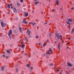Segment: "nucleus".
Segmentation results:
<instances>
[{
    "mask_svg": "<svg viewBox=\"0 0 74 74\" xmlns=\"http://www.w3.org/2000/svg\"><path fill=\"white\" fill-rule=\"evenodd\" d=\"M68 40H70V38H68Z\"/></svg>",
    "mask_w": 74,
    "mask_h": 74,
    "instance_id": "nucleus-48",
    "label": "nucleus"
},
{
    "mask_svg": "<svg viewBox=\"0 0 74 74\" xmlns=\"http://www.w3.org/2000/svg\"><path fill=\"white\" fill-rule=\"evenodd\" d=\"M19 50H20H20H21V48H19Z\"/></svg>",
    "mask_w": 74,
    "mask_h": 74,
    "instance_id": "nucleus-53",
    "label": "nucleus"
},
{
    "mask_svg": "<svg viewBox=\"0 0 74 74\" xmlns=\"http://www.w3.org/2000/svg\"><path fill=\"white\" fill-rule=\"evenodd\" d=\"M37 0H34V1H36Z\"/></svg>",
    "mask_w": 74,
    "mask_h": 74,
    "instance_id": "nucleus-57",
    "label": "nucleus"
},
{
    "mask_svg": "<svg viewBox=\"0 0 74 74\" xmlns=\"http://www.w3.org/2000/svg\"><path fill=\"white\" fill-rule=\"evenodd\" d=\"M1 69L2 71H4V67H1Z\"/></svg>",
    "mask_w": 74,
    "mask_h": 74,
    "instance_id": "nucleus-19",
    "label": "nucleus"
},
{
    "mask_svg": "<svg viewBox=\"0 0 74 74\" xmlns=\"http://www.w3.org/2000/svg\"><path fill=\"white\" fill-rule=\"evenodd\" d=\"M25 41H26V40H27V38H25Z\"/></svg>",
    "mask_w": 74,
    "mask_h": 74,
    "instance_id": "nucleus-31",
    "label": "nucleus"
},
{
    "mask_svg": "<svg viewBox=\"0 0 74 74\" xmlns=\"http://www.w3.org/2000/svg\"><path fill=\"white\" fill-rule=\"evenodd\" d=\"M47 23H45V25L46 24H47Z\"/></svg>",
    "mask_w": 74,
    "mask_h": 74,
    "instance_id": "nucleus-55",
    "label": "nucleus"
},
{
    "mask_svg": "<svg viewBox=\"0 0 74 74\" xmlns=\"http://www.w3.org/2000/svg\"><path fill=\"white\" fill-rule=\"evenodd\" d=\"M36 24V23L34 22L32 23V26H34Z\"/></svg>",
    "mask_w": 74,
    "mask_h": 74,
    "instance_id": "nucleus-15",
    "label": "nucleus"
},
{
    "mask_svg": "<svg viewBox=\"0 0 74 74\" xmlns=\"http://www.w3.org/2000/svg\"><path fill=\"white\" fill-rule=\"evenodd\" d=\"M8 8H10V4H8Z\"/></svg>",
    "mask_w": 74,
    "mask_h": 74,
    "instance_id": "nucleus-16",
    "label": "nucleus"
},
{
    "mask_svg": "<svg viewBox=\"0 0 74 74\" xmlns=\"http://www.w3.org/2000/svg\"><path fill=\"white\" fill-rule=\"evenodd\" d=\"M29 29H28L27 32V33H28V32H29Z\"/></svg>",
    "mask_w": 74,
    "mask_h": 74,
    "instance_id": "nucleus-34",
    "label": "nucleus"
},
{
    "mask_svg": "<svg viewBox=\"0 0 74 74\" xmlns=\"http://www.w3.org/2000/svg\"><path fill=\"white\" fill-rule=\"evenodd\" d=\"M16 20H18V18H16V19H15Z\"/></svg>",
    "mask_w": 74,
    "mask_h": 74,
    "instance_id": "nucleus-36",
    "label": "nucleus"
},
{
    "mask_svg": "<svg viewBox=\"0 0 74 74\" xmlns=\"http://www.w3.org/2000/svg\"><path fill=\"white\" fill-rule=\"evenodd\" d=\"M38 3H40V2L38 1H36L35 2V5H37Z\"/></svg>",
    "mask_w": 74,
    "mask_h": 74,
    "instance_id": "nucleus-12",
    "label": "nucleus"
},
{
    "mask_svg": "<svg viewBox=\"0 0 74 74\" xmlns=\"http://www.w3.org/2000/svg\"><path fill=\"white\" fill-rule=\"evenodd\" d=\"M45 45H46V44H45V43H44V44L43 45V47H45Z\"/></svg>",
    "mask_w": 74,
    "mask_h": 74,
    "instance_id": "nucleus-27",
    "label": "nucleus"
},
{
    "mask_svg": "<svg viewBox=\"0 0 74 74\" xmlns=\"http://www.w3.org/2000/svg\"><path fill=\"white\" fill-rule=\"evenodd\" d=\"M42 13H43V12H42Z\"/></svg>",
    "mask_w": 74,
    "mask_h": 74,
    "instance_id": "nucleus-64",
    "label": "nucleus"
},
{
    "mask_svg": "<svg viewBox=\"0 0 74 74\" xmlns=\"http://www.w3.org/2000/svg\"><path fill=\"white\" fill-rule=\"evenodd\" d=\"M74 32V28H73L72 29L71 33H73V32Z\"/></svg>",
    "mask_w": 74,
    "mask_h": 74,
    "instance_id": "nucleus-17",
    "label": "nucleus"
},
{
    "mask_svg": "<svg viewBox=\"0 0 74 74\" xmlns=\"http://www.w3.org/2000/svg\"><path fill=\"white\" fill-rule=\"evenodd\" d=\"M67 64L68 66H69V67H72V64H71L68 62Z\"/></svg>",
    "mask_w": 74,
    "mask_h": 74,
    "instance_id": "nucleus-5",
    "label": "nucleus"
},
{
    "mask_svg": "<svg viewBox=\"0 0 74 74\" xmlns=\"http://www.w3.org/2000/svg\"><path fill=\"white\" fill-rule=\"evenodd\" d=\"M26 19H24L23 21H22V23H24L25 24H27V22L26 21H25Z\"/></svg>",
    "mask_w": 74,
    "mask_h": 74,
    "instance_id": "nucleus-4",
    "label": "nucleus"
},
{
    "mask_svg": "<svg viewBox=\"0 0 74 74\" xmlns=\"http://www.w3.org/2000/svg\"><path fill=\"white\" fill-rule=\"evenodd\" d=\"M31 69H33V67H31Z\"/></svg>",
    "mask_w": 74,
    "mask_h": 74,
    "instance_id": "nucleus-49",
    "label": "nucleus"
},
{
    "mask_svg": "<svg viewBox=\"0 0 74 74\" xmlns=\"http://www.w3.org/2000/svg\"><path fill=\"white\" fill-rule=\"evenodd\" d=\"M18 29L16 28V29L14 30V33L16 36H17V34H18Z\"/></svg>",
    "mask_w": 74,
    "mask_h": 74,
    "instance_id": "nucleus-3",
    "label": "nucleus"
},
{
    "mask_svg": "<svg viewBox=\"0 0 74 74\" xmlns=\"http://www.w3.org/2000/svg\"><path fill=\"white\" fill-rule=\"evenodd\" d=\"M47 42L48 43H49V40H47Z\"/></svg>",
    "mask_w": 74,
    "mask_h": 74,
    "instance_id": "nucleus-26",
    "label": "nucleus"
},
{
    "mask_svg": "<svg viewBox=\"0 0 74 74\" xmlns=\"http://www.w3.org/2000/svg\"><path fill=\"white\" fill-rule=\"evenodd\" d=\"M49 50H50V52H52V50H51V48L49 49Z\"/></svg>",
    "mask_w": 74,
    "mask_h": 74,
    "instance_id": "nucleus-23",
    "label": "nucleus"
},
{
    "mask_svg": "<svg viewBox=\"0 0 74 74\" xmlns=\"http://www.w3.org/2000/svg\"><path fill=\"white\" fill-rule=\"evenodd\" d=\"M48 34L49 35V37H51V34Z\"/></svg>",
    "mask_w": 74,
    "mask_h": 74,
    "instance_id": "nucleus-28",
    "label": "nucleus"
},
{
    "mask_svg": "<svg viewBox=\"0 0 74 74\" xmlns=\"http://www.w3.org/2000/svg\"><path fill=\"white\" fill-rule=\"evenodd\" d=\"M53 63L52 64H50V66H53Z\"/></svg>",
    "mask_w": 74,
    "mask_h": 74,
    "instance_id": "nucleus-25",
    "label": "nucleus"
},
{
    "mask_svg": "<svg viewBox=\"0 0 74 74\" xmlns=\"http://www.w3.org/2000/svg\"><path fill=\"white\" fill-rule=\"evenodd\" d=\"M20 1L22 3H23V0H20Z\"/></svg>",
    "mask_w": 74,
    "mask_h": 74,
    "instance_id": "nucleus-30",
    "label": "nucleus"
},
{
    "mask_svg": "<svg viewBox=\"0 0 74 74\" xmlns=\"http://www.w3.org/2000/svg\"><path fill=\"white\" fill-rule=\"evenodd\" d=\"M16 70L17 72H18V69H16Z\"/></svg>",
    "mask_w": 74,
    "mask_h": 74,
    "instance_id": "nucleus-35",
    "label": "nucleus"
},
{
    "mask_svg": "<svg viewBox=\"0 0 74 74\" xmlns=\"http://www.w3.org/2000/svg\"><path fill=\"white\" fill-rule=\"evenodd\" d=\"M60 74H62V73H60Z\"/></svg>",
    "mask_w": 74,
    "mask_h": 74,
    "instance_id": "nucleus-59",
    "label": "nucleus"
},
{
    "mask_svg": "<svg viewBox=\"0 0 74 74\" xmlns=\"http://www.w3.org/2000/svg\"><path fill=\"white\" fill-rule=\"evenodd\" d=\"M27 67H28L29 68V67H30V65H29V64H27Z\"/></svg>",
    "mask_w": 74,
    "mask_h": 74,
    "instance_id": "nucleus-20",
    "label": "nucleus"
},
{
    "mask_svg": "<svg viewBox=\"0 0 74 74\" xmlns=\"http://www.w3.org/2000/svg\"><path fill=\"white\" fill-rule=\"evenodd\" d=\"M7 53H10V50H7Z\"/></svg>",
    "mask_w": 74,
    "mask_h": 74,
    "instance_id": "nucleus-22",
    "label": "nucleus"
},
{
    "mask_svg": "<svg viewBox=\"0 0 74 74\" xmlns=\"http://www.w3.org/2000/svg\"><path fill=\"white\" fill-rule=\"evenodd\" d=\"M8 14H10V12H8Z\"/></svg>",
    "mask_w": 74,
    "mask_h": 74,
    "instance_id": "nucleus-61",
    "label": "nucleus"
},
{
    "mask_svg": "<svg viewBox=\"0 0 74 74\" xmlns=\"http://www.w3.org/2000/svg\"><path fill=\"white\" fill-rule=\"evenodd\" d=\"M38 37H39L38 36H36V38H38Z\"/></svg>",
    "mask_w": 74,
    "mask_h": 74,
    "instance_id": "nucleus-29",
    "label": "nucleus"
},
{
    "mask_svg": "<svg viewBox=\"0 0 74 74\" xmlns=\"http://www.w3.org/2000/svg\"><path fill=\"white\" fill-rule=\"evenodd\" d=\"M55 11V10L54 9L52 11Z\"/></svg>",
    "mask_w": 74,
    "mask_h": 74,
    "instance_id": "nucleus-47",
    "label": "nucleus"
},
{
    "mask_svg": "<svg viewBox=\"0 0 74 74\" xmlns=\"http://www.w3.org/2000/svg\"><path fill=\"white\" fill-rule=\"evenodd\" d=\"M29 25H31V22H29Z\"/></svg>",
    "mask_w": 74,
    "mask_h": 74,
    "instance_id": "nucleus-39",
    "label": "nucleus"
},
{
    "mask_svg": "<svg viewBox=\"0 0 74 74\" xmlns=\"http://www.w3.org/2000/svg\"><path fill=\"white\" fill-rule=\"evenodd\" d=\"M25 45H22V46H21V48H24V47H25Z\"/></svg>",
    "mask_w": 74,
    "mask_h": 74,
    "instance_id": "nucleus-21",
    "label": "nucleus"
},
{
    "mask_svg": "<svg viewBox=\"0 0 74 74\" xmlns=\"http://www.w3.org/2000/svg\"><path fill=\"white\" fill-rule=\"evenodd\" d=\"M12 4H10V6H12Z\"/></svg>",
    "mask_w": 74,
    "mask_h": 74,
    "instance_id": "nucleus-44",
    "label": "nucleus"
},
{
    "mask_svg": "<svg viewBox=\"0 0 74 74\" xmlns=\"http://www.w3.org/2000/svg\"><path fill=\"white\" fill-rule=\"evenodd\" d=\"M41 45V43H39V45Z\"/></svg>",
    "mask_w": 74,
    "mask_h": 74,
    "instance_id": "nucleus-38",
    "label": "nucleus"
},
{
    "mask_svg": "<svg viewBox=\"0 0 74 74\" xmlns=\"http://www.w3.org/2000/svg\"><path fill=\"white\" fill-rule=\"evenodd\" d=\"M29 36V38H30V37H31V36Z\"/></svg>",
    "mask_w": 74,
    "mask_h": 74,
    "instance_id": "nucleus-42",
    "label": "nucleus"
},
{
    "mask_svg": "<svg viewBox=\"0 0 74 74\" xmlns=\"http://www.w3.org/2000/svg\"><path fill=\"white\" fill-rule=\"evenodd\" d=\"M12 30H11L9 33V34H8V36H9V37L10 38V39H11V36H10V35H11V34H12Z\"/></svg>",
    "mask_w": 74,
    "mask_h": 74,
    "instance_id": "nucleus-2",
    "label": "nucleus"
},
{
    "mask_svg": "<svg viewBox=\"0 0 74 74\" xmlns=\"http://www.w3.org/2000/svg\"><path fill=\"white\" fill-rule=\"evenodd\" d=\"M55 43L56 44V42L55 41Z\"/></svg>",
    "mask_w": 74,
    "mask_h": 74,
    "instance_id": "nucleus-60",
    "label": "nucleus"
},
{
    "mask_svg": "<svg viewBox=\"0 0 74 74\" xmlns=\"http://www.w3.org/2000/svg\"><path fill=\"white\" fill-rule=\"evenodd\" d=\"M55 3H56V4H57V5H58L59 4V0L56 1Z\"/></svg>",
    "mask_w": 74,
    "mask_h": 74,
    "instance_id": "nucleus-8",
    "label": "nucleus"
},
{
    "mask_svg": "<svg viewBox=\"0 0 74 74\" xmlns=\"http://www.w3.org/2000/svg\"><path fill=\"white\" fill-rule=\"evenodd\" d=\"M13 11L14 12H16V9L15 8H13Z\"/></svg>",
    "mask_w": 74,
    "mask_h": 74,
    "instance_id": "nucleus-7",
    "label": "nucleus"
},
{
    "mask_svg": "<svg viewBox=\"0 0 74 74\" xmlns=\"http://www.w3.org/2000/svg\"><path fill=\"white\" fill-rule=\"evenodd\" d=\"M25 15V16H27L28 15V13L27 12H25L24 13Z\"/></svg>",
    "mask_w": 74,
    "mask_h": 74,
    "instance_id": "nucleus-6",
    "label": "nucleus"
},
{
    "mask_svg": "<svg viewBox=\"0 0 74 74\" xmlns=\"http://www.w3.org/2000/svg\"><path fill=\"white\" fill-rule=\"evenodd\" d=\"M67 24H70V22H67Z\"/></svg>",
    "mask_w": 74,
    "mask_h": 74,
    "instance_id": "nucleus-24",
    "label": "nucleus"
},
{
    "mask_svg": "<svg viewBox=\"0 0 74 74\" xmlns=\"http://www.w3.org/2000/svg\"><path fill=\"white\" fill-rule=\"evenodd\" d=\"M71 9L72 10H74V7H72V8H71Z\"/></svg>",
    "mask_w": 74,
    "mask_h": 74,
    "instance_id": "nucleus-32",
    "label": "nucleus"
},
{
    "mask_svg": "<svg viewBox=\"0 0 74 74\" xmlns=\"http://www.w3.org/2000/svg\"><path fill=\"white\" fill-rule=\"evenodd\" d=\"M70 44V43L69 42H68L67 43V44Z\"/></svg>",
    "mask_w": 74,
    "mask_h": 74,
    "instance_id": "nucleus-40",
    "label": "nucleus"
},
{
    "mask_svg": "<svg viewBox=\"0 0 74 74\" xmlns=\"http://www.w3.org/2000/svg\"><path fill=\"white\" fill-rule=\"evenodd\" d=\"M54 69H56V67L54 68Z\"/></svg>",
    "mask_w": 74,
    "mask_h": 74,
    "instance_id": "nucleus-52",
    "label": "nucleus"
},
{
    "mask_svg": "<svg viewBox=\"0 0 74 74\" xmlns=\"http://www.w3.org/2000/svg\"><path fill=\"white\" fill-rule=\"evenodd\" d=\"M46 54L47 55H49H49H50V52H48L46 53Z\"/></svg>",
    "mask_w": 74,
    "mask_h": 74,
    "instance_id": "nucleus-14",
    "label": "nucleus"
},
{
    "mask_svg": "<svg viewBox=\"0 0 74 74\" xmlns=\"http://www.w3.org/2000/svg\"><path fill=\"white\" fill-rule=\"evenodd\" d=\"M2 0L3 1H5V0Z\"/></svg>",
    "mask_w": 74,
    "mask_h": 74,
    "instance_id": "nucleus-62",
    "label": "nucleus"
},
{
    "mask_svg": "<svg viewBox=\"0 0 74 74\" xmlns=\"http://www.w3.org/2000/svg\"><path fill=\"white\" fill-rule=\"evenodd\" d=\"M4 23L3 22H1V25L2 26V27H4V26H3V25H4Z\"/></svg>",
    "mask_w": 74,
    "mask_h": 74,
    "instance_id": "nucleus-11",
    "label": "nucleus"
},
{
    "mask_svg": "<svg viewBox=\"0 0 74 74\" xmlns=\"http://www.w3.org/2000/svg\"><path fill=\"white\" fill-rule=\"evenodd\" d=\"M56 33L55 35V38L56 40L57 41H59V39L62 40V36H61V35H59L60 34H58V31H56Z\"/></svg>",
    "mask_w": 74,
    "mask_h": 74,
    "instance_id": "nucleus-1",
    "label": "nucleus"
},
{
    "mask_svg": "<svg viewBox=\"0 0 74 74\" xmlns=\"http://www.w3.org/2000/svg\"><path fill=\"white\" fill-rule=\"evenodd\" d=\"M61 71H63V70H61Z\"/></svg>",
    "mask_w": 74,
    "mask_h": 74,
    "instance_id": "nucleus-58",
    "label": "nucleus"
},
{
    "mask_svg": "<svg viewBox=\"0 0 74 74\" xmlns=\"http://www.w3.org/2000/svg\"><path fill=\"white\" fill-rule=\"evenodd\" d=\"M57 71H59V70H57Z\"/></svg>",
    "mask_w": 74,
    "mask_h": 74,
    "instance_id": "nucleus-45",
    "label": "nucleus"
},
{
    "mask_svg": "<svg viewBox=\"0 0 74 74\" xmlns=\"http://www.w3.org/2000/svg\"><path fill=\"white\" fill-rule=\"evenodd\" d=\"M23 44V42H22L21 43V44Z\"/></svg>",
    "mask_w": 74,
    "mask_h": 74,
    "instance_id": "nucleus-54",
    "label": "nucleus"
},
{
    "mask_svg": "<svg viewBox=\"0 0 74 74\" xmlns=\"http://www.w3.org/2000/svg\"><path fill=\"white\" fill-rule=\"evenodd\" d=\"M11 8L12 9V8H13V6H12L11 7Z\"/></svg>",
    "mask_w": 74,
    "mask_h": 74,
    "instance_id": "nucleus-43",
    "label": "nucleus"
},
{
    "mask_svg": "<svg viewBox=\"0 0 74 74\" xmlns=\"http://www.w3.org/2000/svg\"><path fill=\"white\" fill-rule=\"evenodd\" d=\"M69 47H67V49H68V48H69Z\"/></svg>",
    "mask_w": 74,
    "mask_h": 74,
    "instance_id": "nucleus-46",
    "label": "nucleus"
},
{
    "mask_svg": "<svg viewBox=\"0 0 74 74\" xmlns=\"http://www.w3.org/2000/svg\"><path fill=\"white\" fill-rule=\"evenodd\" d=\"M49 0H46V1H48Z\"/></svg>",
    "mask_w": 74,
    "mask_h": 74,
    "instance_id": "nucleus-56",
    "label": "nucleus"
},
{
    "mask_svg": "<svg viewBox=\"0 0 74 74\" xmlns=\"http://www.w3.org/2000/svg\"><path fill=\"white\" fill-rule=\"evenodd\" d=\"M28 35L29 36H30V33L28 32Z\"/></svg>",
    "mask_w": 74,
    "mask_h": 74,
    "instance_id": "nucleus-33",
    "label": "nucleus"
},
{
    "mask_svg": "<svg viewBox=\"0 0 74 74\" xmlns=\"http://www.w3.org/2000/svg\"><path fill=\"white\" fill-rule=\"evenodd\" d=\"M3 57H5V55H3Z\"/></svg>",
    "mask_w": 74,
    "mask_h": 74,
    "instance_id": "nucleus-41",
    "label": "nucleus"
},
{
    "mask_svg": "<svg viewBox=\"0 0 74 74\" xmlns=\"http://www.w3.org/2000/svg\"><path fill=\"white\" fill-rule=\"evenodd\" d=\"M19 29L21 33H22V28H21V27H20L19 28Z\"/></svg>",
    "mask_w": 74,
    "mask_h": 74,
    "instance_id": "nucleus-9",
    "label": "nucleus"
},
{
    "mask_svg": "<svg viewBox=\"0 0 74 74\" xmlns=\"http://www.w3.org/2000/svg\"><path fill=\"white\" fill-rule=\"evenodd\" d=\"M17 5L18 7H19L20 6V4L18 3H17Z\"/></svg>",
    "mask_w": 74,
    "mask_h": 74,
    "instance_id": "nucleus-18",
    "label": "nucleus"
},
{
    "mask_svg": "<svg viewBox=\"0 0 74 74\" xmlns=\"http://www.w3.org/2000/svg\"><path fill=\"white\" fill-rule=\"evenodd\" d=\"M44 55H45V54H44Z\"/></svg>",
    "mask_w": 74,
    "mask_h": 74,
    "instance_id": "nucleus-63",
    "label": "nucleus"
},
{
    "mask_svg": "<svg viewBox=\"0 0 74 74\" xmlns=\"http://www.w3.org/2000/svg\"><path fill=\"white\" fill-rule=\"evenodd\" d=\"M68 21H69V22H71V21H72V20L71 19V18H69V19H68Z\"/></svg>",
    "mask_w": 74,
    "mask_h": 74,
    "instance_id": "nucleus-13",
    "label": "nucleus"
},
{
    "mask_svg": "<svg viewBox=\"0 0 74 74\" xmlns=\"http://www.w3.org/2000/svg\"><path fill=\"white\" fill-rule=\"evenodd\" d=\"M58 48L59 50H60V45L58 44Z\"/></svg>",
    "mask_w": 74,
    "mask_h": 74,
    "instance_id": "nucleus-10",
    "label": "nucleus"
},
{
    "mask_svg": "<svg viewBox=\"0 0 74 74\" xmlns=\"http://www.w3.org/2000/svg\"><path fill=\"white\" fill-rule=\"evenodd\" d=\"M68 28L69 29H70V26H69V25Z\"/></svg>",
    "mask_w": 74,
    "mask_h": 74,
    "instance_id": "nucleus-37",
    "label": "nucleus"
},
{
    "mask_svg": "<svg viewBox=\"0 0 74 74\" xmlns=\"http://www.w3.org/2000/svg\"><path fill=\"white\" fill-rule=\"evenodd\" d=\"M30 32H31V31H29V33H30Z\"/></svg>",
    "mask_w": 74,
    "mask_h": 74,
    "instance_id": "nucleus-51",
    "label": "nucleus"
},
{
    "mask_svg": "<svg viewBox=\"0 0 74 74\" xmlns=\"http://www.w3.org/2000/svg\"><path fill=\"white\" fill-rule=\"evenodd\" d=\"M61 10H62V8H61L60 10V11H61Z\"/></svg>",
    "mask_w": 74,
    "mask_h": 74,
    "instance_id": "nucleus-50",
    "label": "nucleus"
}]
</instances>
